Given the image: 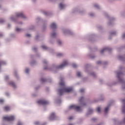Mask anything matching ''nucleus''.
Wrapping results in <instances>:
<instances>
[{
    "label": "nucleus",
    "mask_w": 125,
    "mask_h": 125,
    "mask_svg": "<svg viewBox=\"0 0 125 125\" xmlns=\"http://www.w3.org/2000/svg\"><path fill=\"white\" fill-rule=\"evenodd\" d=\"M42 62L44 65V70H48V69H49L50 71H53L54 73H56V70L64 69L65 67H67V66L69 65V62H68V60H64L60 65L53 64L51 68H49L48 66H47L48 62L46 60H43Z\"/></svg>",
    "instance_id": "f257e3e1"
},
{
    "label": "nucleus",
    "mask_w": 125,
    "mask_h": 125,
    "mask_svg": "<svg viewBox=\"0 0 125 125\" xmlns=\"http://www.w3.org/2000/svg\"><path fill=\"white\" fill-rule=\"evenodd\" d=\"M60 89L58 90V93L61 96L63 95L65 92L67 93H70L73 91V87H66V85L65 84V82H64V78L61 77L60 78V82L59 83Z\"/></svg>",
    "instance_id": "f03ea898"
},
{
    "label": "nucleus",
    "mask_w": 125,
    "mask_h": 125,
    "mask_svg": "<svg viewBox=\"0 0 125 125\" xmlns=\"http://www.w3.org/2000/svg\"><path fill=\"white\" fill-rule=\"evenodd\" d=\"M85 98L84 97L82 96L79 99V102L80 105H77L76 104H72L68 107V110H75L77 112H83L82 107L86 106V103H85Z\"/></svg>",
    "instance_id": "7ed1b4c3"
},
{
    "label": "nucleus",
    "mask_w": 125,
    "mask_h": 125,
    "mask_svg": "<svg viewBox=\"0 0 125 125\" xmlns=\"http://www.w3.org/2000/svg\"><path fill=\"white\" fill-rule=\"evenodd\" d=\"M116 74L118 83L121 84L122 89H125V80L123 78L125 74L122 71H116Z\"/></svg>",
    "instance_id": "20e7f679"
},
{
    "label": "nucleus",
    "mask_w": 125,
    "mask_h": 125,
    "mask_svg": "<svg viewBox=\"0 0 125 125\" xmlns=\"http://www.w3.org/2000/svg\"><path fill=\"white\" fill-rule=\"evenodd\" d=\"M72 13H74V14L79 13L80 15H84V14L86 13V12L85 11V10L82 9L80 7L78 6L72 9Z\"/></svg>",
    "instance_id": "39448f33"
},
{
    "label": "nucleus",
    "mask_w": 125,
    "mask_h": 125,
    "mask_svg": "<svg viewBox=\"0 0 125 125\" xmlns=\"http://www.w3.org/2000/svg\"><path fill=\"white\" fill-rule=\"evenodd\" d=\"M102 14H103V15H104V16H105L108 19V21L107 23V25L108 26H112L113 25V21H114V20L115 19V18H114L113 17H110L109 16V15L108 14V13H107V12H106L104 11H103L102 12Z\"/></svg>",
    "instance_id": "423d86ee"
},
{
    "label": "nucleus",
    "mask_w": 125,
    "mask_h": 125,
    "mask_svg": "<svg viewBox=\"0 0 125 125\" xmlns=\"http://www.w3.org/2000/svg\"><path fill=\"white\" fill-rule=\"evenodd\" d=\"M88 67V64H87L85 66V69L84 72L86 73L88 75V76H91V77H93V78H96V73L95 72L92 71H89L87 69V67Z\"/></svg>",
    "instance_id": "0eeeda50"
},
{
    "label": "nucleus",
    "mask_w": 125,
    "mask_h": 125,
    "mask_svg": "<svg viewBox=\"0 0 125 125\" xmlns=\"http://www.w3.org/2000/svg\"><path fill=\"white\" fill-rule=\"evenodd\" d=\"M62 32L64 36H67V35H69V36H74V35H75V33L69 29H62Z\"/></svg>",
    "instance_id": "6e6552de"
},
{
    "label": "nucleus",
    "mask_w": 125,
    "mask_h": 125,
    "mask_svg": "<svg viewBox=\"0 0 125 125\" xmlns=\"http://www.w3.org/2000/svg\"><path fill=\"white\" fill-rule=\"evenodd\" d=\"M16 17H21L23 20H27L28 17L25 15V14L23 12H21L16 13Z\"/></svg>",
    "instance_id": "1a4fd4ad"
},
{
    "label": "nucleus",
    "mask_w": 125,
    "mask_h": 125,
    "mask_svg": "<svg viewBox=\"0 0 125 125\" xmlns=\"http://www.w3.org/2000/svg\"><path fill=\"white\" fill-rule=\"evenodd\" d=\"M39 105H47L49 104V102L45 100H40L37 102Z\"/></svg>",
    "instance_id": "9d476101"
},
{
    "label": "nucleus",
    "mask_w": 125,
    "mask_h": 125,
    "mask_svg": "<svg viewBox=\"0 0 125 125\" xmlns=\"http://www.w3.org/2000/svg\"><path fill=\"white\" fill-rule=\"evenodd\" d=\"M41 47L44 50H48V51H49V52L51 53H53L54 52V49L47 47L44 45L41 46Z\"/></svg>",
    "instance_id": "9b49d317"
},
{
    "label": "nucleus",
    "mask_w": 125,
    "mask_h": 125,
    "mask_svg": "<svg viewBox=\"0 0 125 125\" xmlns=\"http://www.w3.org/2000/svg\"><path fill=\"white\" fill-rule=\"evenodd\" d=\"M15 119V117L13 115L3 117V120H4V121H7L8 122H10V121H14Z\"/></svg>",
    "instance_id": "f8f14e48"
},
{
    "label": "nucleus",
    "mask_w": 125,
    "mask_h": 125,
    "mask_svg": "<svg viewBox=\"0 0 125 125\" xmlns=\"http://www.w3.org/2000/svg\"><path fill=\"white\" fill-rule=\"evenodd\" d=\"M113 121L114 124H118V125H121V124H125V117L123 119L121 122H119V120H118V119H114Z\"/></svg>",
    "instance_id": "ddd939ff"
},
{
    "label": "nucleus",
    "mask_w": 125,
    "mask_h": 125,
    "mask_svg": "<svg viewBox=\"0 0 125 125\" xmlns=\"http://www.w3.org/2000/svg\"><path fill=\"white\" fill-rule=\"evenodd\" d=\"M66 6H67L64 2H62L59 4V8L61 10H63L66 8Z\"/></svg>",
    "instance_id": "4468645a"
},
{
    "label": "nucleus",
    "mask_w": 125,
    "mask_h": 125,
    "mask_svg": "<svg viewBox=\"0 0 125 125\" xmlns=\"http://www.w3.org/2000/svg\"><path fill=\"white\" fill-rule=\"evenodd\" d=\"M111 50H112V49L109 47H105L104 48H103V49L102 50H101L100 51V53L101 54H103V53H104V52H105V51H111Z\"/></svg>",
    "instance_id": "2eb2a0df"
},
{
    "label": "nucleus",
    "mask_w": 125,
    "mask_h": 125,
    "mask_svg": "<svg viewBox=\"0 0 125 125\" xmlns=\"http://www.w3.org/2000/svg\"><path fill=\"white\" fill-rule=\"evenodd\" d=\"M8 85H10V86H12L13 88H14V89H15L16 88H17V85L16 84V83H15L14 82L10 81L8 83Z\"/></svg>",
    "instance_id": "dca6fc26"
},
{
    "label": "nucleus",
    "mask_w": 125,
    "mask_h": 125,
    "mask_svg": "<svg viewBox=\"0 0 125 125\" xmlns=\"http://www.w3.org/2000/svg\"><path fill=\"white\" fill-rule=\"evenodd\" d=\"M50 27L52 30H56L58 27L57 23L55 22H52V23H51Z\"/></svg>",
    "instance_id": "f3484780"
},
{
    "label": "nucleus",
    "mask_w": 125,
    "mask_h": 125,
    "mask_svg": "<svg viewBox=\"0 0 125 125\" xmlns=\"http://www.w3.org/2000/svg\"><path fill=\"white\" fill-rule=\"evenodd\" d=\"M117 35H118V32H117V31H111L109 33V37L108 39L111 40V38L110 37H113L114 36H117Z\"/></svg>",
    "instance_id": "a211bd4d"
},
{
    "label": "nucleus",
    "mask_w": 125,
    "mask_h": 125,
    "mask_svg": "<svg viewBox=\"0 0 125 125\" xmlns=\"http://www.w3.org/2000/svg\"><path fill=\"white\" fill-rule=\"evenodd\" d=\"M58 34L56 32L53 31L50 33V37L51 39H56L57 38Z\"/></svg>",
    "instance_id": "6ab92c4d"
},
{
    "label": "nucleus",
    "mask_w": 125,
    "mask_h": 125,
    "mask_svg": "<svg viewBox=\"0 0 125 125\" xmlns=\"http://www.w3.org/2000/svg\"><path fill=\"white\" fill-rule=\"evenodd\" d=\"M110 106H111L110 104H108L107 106H106L104 109V113L105 115H107L108 113H109V111L110 110Z\"/></svg>",
    "instance_id": "aec40b11"
},
{
    "label": "nucleus",
    "mask_w": 125,
    "mask_h": 125,
    "mask_svg": "<svg viewBox=\"0 0 125 125\" xmlns=\"http://www.w3.org/2000/svg\"><path fill=\"white\" fill-rule=\"evenodd\" d=\"M122 112L124 114H125V99H123L122 100Z\"/></svg>",
    "instance_id": "412c9836"
},
{
    "label": "nucleus",
    "mask_w": 125,
    "mask_h": 125,
    "mask_svg": "<svg viewBox=\"0 0 125 125\" xmlns=\"http://www.w3.org/2000/svg\"><path fill=\"white\" fill-rule=\"evenodd\" d=\"M92 114H93V109L89 108L86 113V116L87 117V116H89V115H91Z\"/></svg>",
    "instance_id": "4be33fe9"
},
{
    "label": "nucleus",
    "mask_w": 125,
    "mask_h": 125,
    "mask_svg": "<svg viewBox=\"0 0 125 125\" xmlns=\"http://www.w3.org/2000/svg\"><path fill=\"white\" fill-rule=\"evenodd\" d=\"M54 119H55V113H52L50 115V116L49 117V120H50V121H53V120H54Z\"/></svg>",
    "instance_id": "5701e85b"
},
{
    "label": "nucleus",
    "mask_w": 125,
    "mask_h": 125,
    "mask_svg": "<svg viewBox=\"0 0 125 125\" xmlns=\"http://www.w3.org/2000/svg\"><path fill=\"white\" fill-rule=\"evenodd\" d=\"M37 64H38V62L34 60H32L30 62V64L31 66H36Z\"/></svg>",
    "instance_id": "b1692460"
},
{
    "label": "nucleus",
    "mask_w": 125,
    "mask_h": 125,
    "mask_svg": "<svg viewBox=\"0 0 125 125\" xmlns=\"http://www.w3.org/2000/svg\"><path fill=\"white\" fill-rule=\"evenodd\" d=\"M93 6L95 9H98V10L101 9V6L99 5V4L95 3L93 4Z\"/></svg>",
    "instance_id": "393cba45"
},
{
    "label": "nucleus",
    "mask_w": 125,
    "mask_h": 125,
    "mask_svg": "<svg viewBox=\"0 0 125 125\" xmlns=\"http://www.w3.org/2000/svg\"><path fill=\"white\" fill-rule=\"evenodd\" d=\"M2 65H6V62L4 61H0V72L1 70V67Z\"/></svg>",
    "instance_id": "a878e982"
},
{
    "label": "nucleus",
    "mask_w": 125,
    "mask_h": 125,
    "mask_svg": "<svg viewBox=\"0 0 125 125\" xmlns=\"http://www.w3.org/2000/svg\"><path fill=\"white\" fill-rule=\"evenodd\" d=\"M89 41L91 42H94V36L93 35H91L89 36Z\"/></svg>",
    "instance_id": "bb28decb"
},
{
    "label": "nucleus",
    "mask_w": 125,
    "mask_h": 125,
    "mask_svg": "<svg viewBox=\"0 0 125 125\" xmlns=\"http://www.w3.org/2000/svg\"><path fill=\"white\" fill-rule=\"evenodd\" d=\"M57 44L59 46H62V45H63V42H62V41L61 40H57Z\"/></svg>",
    "instance_id": "cd10ccee"
},
{
    "label": "nucleus",
    "mask_w": 125,
    "mask_h": 125,
    "mask_svg": "<svg viewBox=\"0 0 125 125\" xmlns=\"http://www.w3.org/2000/svg\"><path fill=\"white\" fill-rule=\"evenodd\" d=\"M99 99L101 101H103L105 99V97L104 95L101 94L100 95Z\"/></svg>",
    "instance_id": "c85d7f7f"
},
{
    "label": "nucleus",
    "mask_w": 125,
    "mask_h": 125,
    "mask_svg": "<svg viewBox=\"0 0 125 125\" xmlns=\"http://www.w3.org/2000/svg\"><path fill=\"white\" fill-rule=\"evenodd\" d=\"M64 55V54L63 53H58L56 54V56H57V57H63Z\"/></svg>",
    "instance_id": "c756f323"
},
{
    "label": "nucleus",
    "mask_w": 125,
    "mask_h": 125,
    "mask_svg": "<svg viewBox=\"0 0 125 125\" xmlns=\"http://www.w3.org/2000/svg\"><path fill=\"white\" fill-rule=\"evenodd\" d=\"M10 20L11 21H13L14 22H15L16 21V18L14 17V16L12 15L10 17Z\"/></svg>",
    "instance_id": "7c9ffc66"
},
{
    "label": "nucleus",
    "mask_w": 125,
    "mask_h": 125,
    "mask_svg": "<svg viewBox=\"0 0 125 125\" xmlns=\"http://www.w3.org/2000/svg\"><path fill=\"white\" fill-rule=\"evenodd\" d=\"M42 36L41 35L38 34L36 35L35 39L37 41H38L39 39H42Z\"/></svg>",
    "instance_id": "2f4dec72"
},
{
    "label": "nucleus",
    "mask_w": 125,
    "mask_h": 125,
    "mask_svg": "<svg viewBox=\"0 0 125 125\" xmlns=\"http://www.w3.org/2000/svg\"><path fill=\"white\" fill-rule=\"evenodd\" d=\"M76 75L78 78H82V72L80 71H77Z\"/></svg>",
    "instance_id": "473e14b6"
},
{
    "label": "nucleus",
    "mask_w": 125,
    "mask_h": 125,
    "mask_svg": "<svg viewBox=\"0 0 125 125\" xmlns=\"http://www.w3.org/2000/svg\"><path fill=\"white\" fill-rule=\"evenodd\" d=\"M88 56L89 57H90V58H91V59H94V58H95V57H96V56H95L94 55H91V54H89L88 55Z\"/></svg>",
    "instance_id": "72a5a7b5"
},
{
    "label": "nucleus",
    "mask_w": 125,
    "mask_h": 125,
    "mask_svg": "<svg viewBox=\"0 0 125 125\" xmlns=\"http://www.w3.org/2000/svg\"><path fill=\"white\" fill-rule=\"evenodd\" d=\"M16 32H18L19 33H20V32H22V31H23V29L17 27L16 28Z\"/></svg>",
    "instance_id": "f704fd0d"
},
{
    "label": "nucleus",
    "mask_w": 125,
    "mask_h": 125,
    "mask_svg": "<svg viewBox=\"0 0 125 125\" xmlns=\"http://www.w3.org/2000/svg\"><path fill=\"white\" fill-rule=\"evenodd\" d=\"M96 63H97V65H102V66H103V62H102L101 61H99L97 62Z\"/></svg>",
    "instance_id": "c9c22d12"
},
{
    "label": "nucleus",
    "mask_w": 125,
    "mask_h": 125,
    "mask_svg": "<svg viewBox=\"0 0 125 125\" xmlns=\"http://www.w3.org/2000/svg\"><path fill=\"white\" fill-rule=\"evenodd\" d=\"M97 113H98L99 114H100V113H101V107H100V106H98L97 108Z\"/></svg>",
    "instance_id": "e433bc0d"
},
{
    "label": "nucleus",
    "mask_w": 125,
    "mask_h": 125,
    "mask_svg": "<svg viewBox=\"0 0 125 125\" xmlns=\"http://www.w3.org/2000/svg\"><path fill=\"white\" fill-rule=\"evenodd\" d=\"M108 62L107 61H103V67H104V66H106L108 65Z\"/></svg>",
    "instance_id": "4c0bfd02"
},
{
    "label": "nucleus",
    "mask_w": 125,
    "mask_h": 125,
    "mask_svg": "<svg viewBox=\"0 0 125 125\" xmlns=\"http://www.w3.org/2000/svg\"><path fill=\"white\" fill-rule=\"evenodd\" d=\"M5 111H9L10 110V107L6 106L4 107Z\"/></svg>",
    "instance_id": "58836bf2"
},
{
    "label": "nucleus",
    "mask_w": 125,
    "mask_h": 125,
    "mask_svg": "<svg viewBox=\"0 0 125 125\" xmlns=\"http://www.w3.org/2000/svg\"><path fill=\"white\" fill-rule=\"evenodd\" d=\"M36 21L37 23H39V22H41V21H42V18L40 17H38L36 18Z\"/></svg>",
    "instance_id": "ea45409f"
},
{
    "label": "nucleus",
    "mask_w": 125,
    "mask_h": 125,
    "mask_svg": "<svg viewBox=\"0 0 125 125\" xmlns=\"http://www.w3.org/2000/svg\"><path fill=\"white\" fill-rule=\"evenodd\" d=\"M34 28H35V26H34V25H31L28 28V31H30L31 30H34Z\"/></svg>",
    "instance_id": "a19ab883"
},
{
    "label": "nucleus",
    "mask_w": 125,
    "mask_h": 125,
    "mask_svg": "<svg viewBox=\"0 0 125 125\" xmlns=\"http://www.w3.org/2000/svg\"><path fill=\"white\" fill-rule=\"evenodd\" d=\"M88 15L90 16V17H94V16H95V14L93 13H89Z\"/></svg>",
    "instance_id": "79ce46f5"
},
{
    "label": "nucleus",
    "mask_w": 125,
    "mask_h": 125,
    "mask_svg": "<svg viewBox=\"0 0 125 125\" xmlns=\"http://www.w3.org/2000/svg\"><path fill=\"white\" fill-rule=\"evenodd\" d=\"M14 75L16 77V78H17V79H19V76L18 75V74L17 73V71H15L14 72Z\"/></svg>",
    "instance_id": "37998d69"
},
{
    "label": "nucleus",
    "mask_w": 125,
    "mask_h": 125,
    "mask_svg": "<svg viewBox=\"0 0 125 125\" xmlns=\"http://www.w3.org/2000/svg\"><path fill=\"white\" fill-rule=\"evenodd\" d=\"M41 82H42V83H45V82H46V79L43 78H42L41 79Z\"/></svg>",
    "instance_id": "c03bdc74"
},
{
    "label": "nucleus",
    "mask_w": 125,
    "mask_h": 125,
    "mask_svg": "<svg viewBox=\"0 0 125 125\" xmlns=\"http://www.w3.org/2000/svg\"><path fill=\"white\" fill-rule=\"evenodd\" d=\"M30 72V69L28 68H26L25 70V72L26 74H29V72Z\"/></svg>",
    "instance_id": "a18cd8bd"
},
{
    "label": "nucleus",
    "mask_w": 125,
    "mask_h": 125,
    "mask_svg": "<svg viewBox=\"0 0 125 125\" xmlns=\"http://www.w3.org/2000/svg\"><path fill=\"white\" fill-rule=\"evenodd\" d=\"M42 13H43V14H44V15H45L46 16H47V15H48V12L46 11H43Z\"/></svg>",
    "instance_id": "49530a36"
},
{
    "label": "nucleus",
    "mask_w": 125,
    "mask_h": 125,
    "mask_svg": "<svg viewBox=\"0 0 125 125\" xmlns=\"http://www.w3.org/2000/svg\"><path fill=\"white\" fill-rule=\"evenodd\" d=\"M121 39L122 40H125V33L122 34V35L121 36Z\"/></svg>",
    "instance_id": "de8ad7c7"
},
{
    "label": "nucleus",
    "mask_w": 125,
    "mask_h": 125,
    "mask_svg": "<svg viewBox=\"0 0 125 125\" xmlns=\"http://www.w3.org/2000/svg\"><path fill=\"white\" fill-rule=\"evenodd\" d=\"M55 102L56 103H57V104H60V103H61V100H56Z\"/></svg>",
    "instance_id": "09e8293b"
},
{
    "label": "nucleus",
    "mask_w": 125,
    "mask_h": 125,
    "mask_svg": "<svg viewBox=\"0 0 125 125\" xmlns=\"http://www.w3.org/2000/svg\"><path fill=\"white\" fill-rule=\"evenodd\" d=\"M9 80V76L8 75H6L5 76V81H8Z\"/></svg>",
    "instance_id": "8fccbe9b"
},
{
    "label": "nucleus",
    "mask_w": 125,
    "mask_h": 125,
    "mask_svg": "<svg viewBox=\"0 0 125 125\" xmlns=\"http://www.w3.org/2000/svg\"><path fill=\"white\" fill-rule=\"evenodd\" d=\"M97 28L98 29H100V30H102V29H103V27L101 25H98Z\"/></svg>",
    "instance_id": "3c124183"
},
{
    "label": "nucleus",
    "mask_w": 125,
    "mask_h": 125,
    "mask_svg": "<svg viewBox=\"0 0 125 125\" xmlns=\"http://www.w3.org/2000/svg\"><path fill=\"white\" fill-rule=\"evenodd\" d=\"M25 37H26L27 38H31V37H32V35H31V34H26L25 35Z\"/></svg>",
    "instance_id": "603ef678"
},
{
    "label": "nucleus",
    "mask_w": 125,
    "mask_h": 125,
    "mask_svg": "<svg viewBox=\"0 0 125 125\" xmlns=\"http://www.w3.org/2000/svg\"><path fill=\"white\" fill-rule=\"evenodd\" d=\"M72 67H73V68H77V67H78V65L76 63H73Z\"/></svg>",
    "instance_id": "864d4df0"
},
{
    "label": "nucleus",
    "mask_w": 125,
    "mask_h": 125,
    "mask_svg": "<svg viewBox=\"0 0 125 125\" xmlns=\"http://www.w3.org/2000/svg\"><path fill=\"white\" fill-rule=\"evenodd\" d=\"M32 49L34 51H38V48L37 47H34Z\"/></svg>",
    "instance_id": "5fc2aeb1"
},
{
    "label": "nucleus",
    "mask_w": 125,
    "mask_h": 125,
    "mask_svg": "<svg viewBox=\"0 0 125 125\" xmlns=\"http://www.w3.org/2000/svg\"><path fill=\"white\" fill-rule=\"evenodd\" d=\"M99 100H100L99 99H94L93 102L95 103H96V102H98Z\"/></svg>",
    "instance_id": "6e6d98bb"
},
{
    "label": "nucleus",
    "mask_w": 125,
    "mask_h": 125,
    "mask_svg": "<svg viewBox=\"0 0 125 125\" xmlns=\"http://www.w3.org/2000/svg\"><path fill=\"white\" fill-rule=\"evenodd\" d=\"M80 91L81 93H83L84 92V89H83V88L80 89Z\"/></svg>",
    "instance_id": "4d7b16f0"
},
{
    "label": "nucleus",
    "mask_w": 125,
    "mask_h": 125,
    "mask_svg": "<svg viewBox=\"0 0 125 125\" xmlns=\"http://www.w3.org/2000/svg\"><path fill=\"white\" fill-rule=\"evenodd\" d=\"M42 29L43 30H45V29H46V24L45 25H43L42 26Z\"/></svg>",
    "instance_id": "13d9d810"
},
{
    "label": "nucleus",
    "mask_w": 125,
    "mask_h": 125,
    "mask_svg": "<svg viewBox=\"0 0 125 125\" xmlns=\"http://www.w3.org/2000/svg\"><path fill=\"white\" fill-rule=\"evenodd\" d=\"M120 70H122L124 72H125V68L123 67V66H121L120 67Z\"/></svg>",
    "instance_id": "bf43d9fd"
},
{
    "label": "nucleus",
    "mask_w": 125,
    "mask_h": 125,
    "mask_svg": "<svg viewBox=\"0 0 125 125\" xmlns=\"http://www.w3.org/2000/svg\"><path fill=\"white\" fill-rule=\"evenodd\" d=\"M0 23H4V20L2 19H0Z\"/></svg>",
    "instance_id": "052dcab7"
},
{
    "label": "nucleus",
    "mask_w": 125,
    "mask_h": 125,
    "mask_svg": "<svg viewBox=\"0 0 125 125\" xmlns=\"http://www.w3.org/2000/svg\"><path fill=\"white\" fill-rule=\"evenodd\" d=\"M34 124H35V125H40V122L39 121H37Z\"/></svg>",
    "instance_id": "680f3d73"
},
{
    "label": "nucleus",
    "mask_w": 125,
    "mask_h": 125,
    "mask_svg": "<svg viewBox=\"0 0 125 125\" xmlns=\"http://www.w3.org/2000/svg\"><path fill=\"white\" fill-rule=\"evenodd\" d=\"M100 83H104V80H103V79H100Z\"/></svg>",
    "instance_id": "e2e57ef3"
},
{
    "label": "nucleus",
    "mask_w": 125,
    "mask_h": 125,
    "mask_svg": "<svg viewBox=\"0 0 125 125\" xmlns=\"http://www.w3.org/2000/svg\"><path fill=\"white\" fill-rule=\"evenodd\" d=\"M3 102H4V100H2V99H0V103H3Z\"/></svg>",
    "instance_id": "0e129e2a"
},
{
    "label": "nucleus",
    "mask_w": 125,
    "mask_h": 125,
    "mask_svg": "<svg viewBox=\"0 0 125 125\" xmlns=\"http://www.w3.org/2000/svg\"><path fill=\"white\" fill-rule=\"evenodd\" d=\"M17 125H23V124L20 121H19Z\"/></svg>",
    "instance_id": "69168bd1"
},
{
    "label": "nucleus",
    "mask_w": 125,
    "mask_h": 125,
    "mask_svg": "<svg viewBox=\"0 0 125 125\" xmlns=\"http://www.w3.org/2000/svg\"><path fill=\"white\" fill-rule=\"evenodd\" d=\"M112 83H107V85L108 86H111V85H112Z\"/></svg>",
    "instance_id": "338daca9"
},
{
    "label": "nucleus",
    "mask_w": 125,
    "mask_h": 125,
    "mask_svg": "<svg viewBox=\"0 0 125 125\" xmlns=\"http://www.w3.org/2000/svg\"><path fill=\"white\" fill-rule=\"evenodd\" d=\"M5 95H6V96H9V93H8V92L5 93Z\"/></svg>",
    "instance_id": "774afa93"
}]
</instances>
